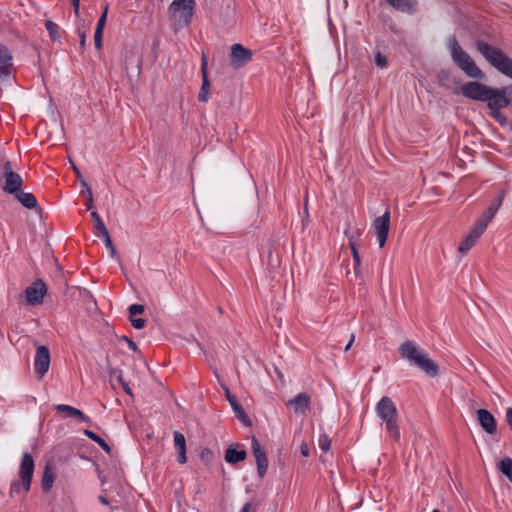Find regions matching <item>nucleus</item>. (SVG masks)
I'll return each mask as SVG.
<instances>
[{
  "label": "nucleus",
  "instance_id": "f257e3e1",
  "mask_svg": "<svg viewBox=\"0 0 512 512\" xmlns=\"http://www.w3.org/2000/svg\"><path fill=\"white\" fill-rule=\"evenodd\" d=\"M34 473V460L28 452L23 453L20 462L18 476L20 480H15L10 486V496L12 498H24L29 492Z\"/></svg>",
  "mask_w": 512,
  "mask_h": 512
},
{
  "label": "nucleus",
  "instance_id": "f03ea898",
  "mask_svg": "<svg viewBox=\"0 0 512 512\" xmlns=\"http://www.w3.org/2000/svg\"><path fill=\"white\" fill-rule=\"evenodd\" d=\"M477 48L494 68L512 79V59L502 50L482 41L477 42Z\"/></svg>",
  "mask_w": 512,
  "mask_h": 512
},
{
  "label": "nucleus",
  "instance_id": "7ed1b4c3",
  "mask_svg": "<svg viewBox=\"0 0 512 512\" xmlns=\"http://www.w3.org/2000/svg\"><path fill=\"white\" fill-rule=\"evenodd\" d=\"M376 413L385 422L389 435L398 441L400 439V431L396 421L397 409L393 401L387 396L382 397L376 405Z\"/></svg>",
  "mask_w": 512,
  "mask_h": 512
},
{
  "label": "nucleus",
  "instance_id": "20e7f679",
  "mask_svg": "<svg viewBox=\"0 0 512 512\" xmlns=\"http://www.w3.org/2000/svg\"><path fill=\"white\" fill-rule=\"evenodd\" d=\"M453 61L466 73L467 76L476 79H483L484 73L475 64L473 59L460 47L455 38L448 42Z\"/></svg>",
  "mask_w": 512,
  "mask_h": 512
},
{
  "label": "nucleus",
  "instance_id": "39448f33",
  "mask_svg": "<svg viewBox=\"0 0 512 512\" xmlns=\"http://www.w3.org/2000/svg\"><path fill=\"white\" fill-rule=\"evenodd\" d=\"M460 90L463 96L472 100L486 102L488 105L489 102L496 98V95L505 92V87L493 88L480 82L471 81L464 83Z\"/></svg>",
  "mask_w": 512,
  "mask_h": 512
},
{
  "label": "nucleus",
  "instance_id": "423d86ee",
  "mask_svg": "<svg viewBox=\"0 0 512 512\" xmlns=\"http://www.w3.org/2000/svg\"><path fill=\"white\" fill-rule=\"evenodd\" d=\"M23 184L20 174L15 172L10 161H5L0 167L1 189L8 194H16Z\"/></svg>",
  "mask_w": 512,
  "mask_h": 512
},
{
  "label": "nucleus",
  "instance_id": "0eeeda50",
  "mask_svg": "<svg viewBox=\"0 0 512 512\" xmlns=\"http://www.w3.org/2000/svg\"><path fill=\"white\" fill-rule=\"evenodd\" d=\"M194 0H174L170 7L172 19L180 26H187L193 16Z\"/></svg>",
  "mask_w": 512,
  "mask_h": 512
},
{
  "label": "nucleus",
  "instance_id": "6e6552de",
  "mask_svg": "<svg viewBox=\"0 0 512 512\" xmlns=\"http://www.w3.org/2000/svg\"><path fill=\"white\" fill-rule=\"evenodd\" d=\"M512 99V86L505 87V92L496 95V98L487 105L490 109V116L499 124L506 125L507 118L500 112L501 109L507 107Z\"/></svg>",
  "mask_w": 512,
  "mask_h": 512
},
{
  "label": "nucleus",
  "instance_id": "1a4fd4ad",
  "mask_svg": "<svg viewBox=\"0 0 512 512\" xmlns=\"http://www.w3.org/2000/svg\"><path fill=\"white\" fill-rule=\"evenodd\" d=\"M50 367V353L46 346L41 345L36 349L34 358V371L38 378L41 379L48 372Z\"/></svg>",
  "mask_w": 512,
  "mask_h": 512
},
{
  "label": "nucleus",
  "instance_id": "9d476101",
  "mask_svg": "<svg viewBox=\"0 0 512 512\" xmlns=\"http://www.w3.org/2000/svg\"><path fill=\"white\" fill-rule=\"evenodd\" d=\"M372 226L377 235L379 247L383 248L390 229V211L387 210L382 216L375 218Z\"/></svg>",
  "mask_w": 512,
  "mask_h": 512
},
{
  "label": "nucleus",
  "instance_id": "9b49d317",
  "mask_svg": "<svg viewBox=\"0 0 512 512\" xmlns=\"http://www.w3.org/2000/svg\"><path fill=\"white\" fill-rule=\"evenodd\" d=\"M252 59V52L241 44H233L231 46V66L235 69L243 67Z\"/></svg>",
  "mask_w": 512,
  "mask_h": 512
},
{
  "label": "nucleus",
  "instance_id": "f8f14e48",
  "mask_svg": "<svg viewBox=\"0 0 512 512\" xmlns=\"http://www.w3.org/2000/svg\"><path fill=\"white\" fill-rule=\"evenodd\" d=\"M252 450L256 459L257 473L260 478H263L268 469V459L265 450L260 446L258 440L252 438Z\"/></svg>",
  "mask_w": 512,
  "mask_h": 512
},
{
  "label": "nucleus",
  "instance_id": "ddd939ff",
  "mask_svg": "<svg viewBox=\"0 0 512 512\" xmlns=\"http://www.w3.org/2000/svg\"><path fill=\"white\" fill-rule=\"evenodd\" d=\"M484 232V229L474 224L473 227L470 229L469 233L459 244L458 251L462 254H466L467 252H469L475 246V244L477 243V241Z\"/></svg>",
  "mask_w": 512,
  "mask_h": 512
},
{
  "label": "nucleus",
  "instance_id": "4468645a",
  "mask_svg": "<svg viewBox=\"0 0 512 512\" xmlns=\"http://www.w3.org/2000/svg\"><path fill=\"white\" fill-rule=\"evenodd\" d=\"M46 285L42 281H37L29 286L25 291L27 302L30 304H40L46 294Z\"/></svg>",
  "mask_w": 512,
  "mask_h": 512
},
{
  "label": "nucleus",
  "instance_id": "2eb2a0df",
  "mask_svg": "<svg viewBox=\"0 0 512 512\" xmlns=\"http://www.w3.org/2000/svg\"><path fill=\"white\" fill-rule=\"evenodd\" d=\"M399 352L403 358L413 364V362L423 354L424 350L415 342L406 340L400 345Z\"/></svg>",
  "mask_w": 512,
  "mask_h": 512
},
{
  "label": "nucleus",
  "instance_id": "dca6fc26",
  "mask_svg": "<svg viewBox=\"0 0 512 512\" xmlns=\"http://www.w3.org/2000/svg\"><path fill=\"white\" fill-rule=\"evenodd\" d=\"M413 365L421 369L423 372H425L430 377H436L439 372L438 365L429 358V355L427 352H423V354L418 357L414 362Z\"/></svg>",
  "mask_w": 512,
  "mask_h": 512
},
{
  "label": "nucleus",
  "instance_id": "f3484780",
  "mask_svg": "<svg viewBox=\"0 0 512 512\" xmlns=\"http://www.w3.org/2000/svg\"><path fill=\"white\" fill-rule=\"evenodd\" d=\"M13 68V57L9 49L0 44V80L10 76Z\"/></svg>",
  "mask_w": 512,
  "mask_h": 512
},
{
  "label": "nucleus",
  "instance_id": "a211bd4d",
  "mask_svg": "<svg viewBox=\"0 0 512 512\" xmlns=\"http://www.w3.org/2000/svg\"><path fill=\"white\" fill-rule=\"evenodd\" d=\"M479 424L488 434H494L497 431V422L495 417L486 409L477 411Z\"/></svg>",
  "mask_w": 512,
  "mask_h": 512
},
{
  "label": "nucleus",
  "instance_id": "6ab92c4d",
  "mask_svg": "<svg viewBox=\"0 0 512 512\" xmlns=\"http://www.w3.org/2000/svg\"><path fill=\"white\" fill-rule=\"evenodd\" d=\"M287 405L291 406L295 413L305 414L310 410V396L307 393H299L290 399Z\"/></svg>",
  "mask_w": 512,
  "mask_h": 512
},
{
  "label": "nucleus",
  "instance_id": "aec40b11",
  "mask_svg": "<svg viewBox=\"0 0 512 512\" xmlns=\"http://www.w3.org/2000/svg\"><path fill=\"white\" fill-rule=\"evenodd\" d=\"M57 412L65 413L67 417L79 419L82 422L90 423V418L81 410L66 404H58L54 407Z\"/></svg>",
  "mask_w": 512,
  "mask_h": 512
},
{
  "label": "nucleus",
  "instance_id": "412c9836",
  "mask_svg": "<svg viewBox=\"0 0 512 512\" xmlns=\"http://www.w3.org/2000/svg\"><path fill=\"white\" fill-rule=\"evenodd\" d=\"M173 442L174 447L178 452V462L180 464H185L187 462L185 436L182 433L175 431L173 433Z\"/></svg>",
  "mask_w": 512,
  "mask_h": 512
},
{
  "label": "nucleus",
  "instance_id": "4be33fe9",
  "mask_svg": "<svg viewBox=\"0 0 512 512\" xmlns=\"http://www.w3.org/2000/svg\"><path fill=\"white\" fill-rule=\"evenodd\" d=\"M387 4L402 13L412 14L416 11L417 0H386Z\"/></svg>",
  "mask_w": 512,
  "mask_h": 512
},
{
  "label": "nucleus",
  "instance_id": "5701e85b",
  "mask_svg": "<svg viewBox=\"0 0 512 512\" xmlns=\"http://www.w3.org/2000/svg\"><path fill=\"white\" fill-rule=\"evenodd\" d=\"M345 234L348 238V244L351 249L353 260H354V269H355V272L357 273L358 269L361 265V259H360V255H359V252H358V249L356 246V238L360 236V232H357L356 235H354V234L349 235L348 232L346 231Z\"/></svg>",
  "mask_w": 512,
  "mask_h": 512
},
{
  "label": "nucleus",
  "instance_id": "b1692460",
  "mask_svg": "<svg viewBox=\"0 0 512 512\" xmlns=\"http://www.w3.org/2000/svg\"><path fill=\"white\" fill-rule=\"evenodd\" d=\"M227 399L229 400L233 410L235 411L237 417L246 425H250L251 421L247 414L245 413L243 407L238 403L235 396L230 395L229 391H227Z\"/></svg>",
  "mask_w": 512,
  "mask_h": 512
},
{
  "label": "nucleus",
  "instance_id": "393cba45",
  "mask_svg": "<svg viewBox=\"0 0 512 512\" xmlns=\"http://www.w3.org/2000/svg\"><path fill=\"white\" fill-rule=\"evenodd\" d=\"M246 458L245 450H237L233 446H229L225 452V460L230 464H236L244 461Z\"/></svg>",
  "mask_w": 512,
  "mask_h": 512
},
{
  "label": "nucleus",
  "instance_id": "a878e982",
  "mask_svg": "<svg viewBox=\"0 0 512 512\" xmlns=\"http://www.w3.org/2000/svg\"><path fill=\"white\" fill-rule=\"evenodd\" d=\"M54 479H55V473H54L53 468L51 467L50 464H46L44 471H43L42 481H41L42 489L45 492H48L51 490L53 483H54Z\"/></svg>",
  "mask_w": 512,
  "mask_h": 512
},
{
  "label": "nucleus",
  "instance_id": "bb28decb",
  "mask_svg": "<svg viewBox=\"0 0 512 512\" xmlns=\"http://www.w3.org/2000/svg\"><path fill=\"white\" fill-rule=\"evenodd\" d=\"M14 195L18 201L28 209H33L37 206V199L32 193H26L19 190Z\"/></svg>",
  "mask_w": 512,
  "mask_h": 512
},
{
  "label": "nucleus",
  "instance_id": "cd10ccee",
  "mask_svg": "<svg viewBox=\"0 0 512 512\" xmlns=\"http://www.w3.org/2000/svg\"><path fill=\"white\" fill-rule=\"evenodd\" d=\"M497 211L498 210L495 209L493 206H489L486 210L482 212V214L477 219L475 224L478 225L480 228L486 230L489 222L493 219Z\"/></svg>",
  "mask_w": 512,
  "mask_h": 512
},
{
  "label": "nucleus",
  "instance_id": "c85d7f7f",
  "mask_svg": "<svg viewBox=\"0 0 512 512\" xmlns=\"http://www.w3.org/2000/svg\"><path fill=\"white\" fill-rule=\"evenodd\" d=\"M497 211L498 210L495 209L493 206H489L486 210L482 212V214L477 219L475 224L478 225L480 228L486 230L489 222L493 219Z\"/></svg>",
  "mask_w": 512,
  "mask_h": 512
},
{
  "label": "nucleus",
  "instance_id": "c756f323",
  "mask_svg": "<svg viewBox=\"0 0 512 512\" xmlns=\"http://www.w3.org/2000/svg\"><path fill=\"white\" fill-rule=\"evenodd\" d=\"M497 211L498 210L495 209L493 206H489L486 210L482 212V214L477 219L475 224L478 225L480 228L486 230L489 222L493 219Z\"/></svg>",
  "mask_w": 512,
  "mask_h": 512
},
{
  "label": "nucleus",
  "instance_id": "7c9ffc66",
  "mask_svg": "<svg viewBox=\"0 0 512 512\" xmlns=\"http://www.w3.org/2000/svg\"><path fill=\"white\" fill-rule=\"evenodd\" d=\"M210 81L208 76L202 77V85L198 94V100L207 102L209 99Z\"/></svg>",
  "mask_w": 512,
  "mask_h": 512
},
{
  "label": "nucleus",
  "instance_id": "2f4dec72",
  "mask_svg": "<svg viewBox=\"0 0 512 512\" xmlns=\"http://www.w3.org/2000/svg\"><path fill=\"white\" fill-rule=\"evenodd\" d=\"M91 217H92V219L95 222V228L97 230V236L101 237L103 235H106V233H108V230H107L104 222L100 218L99 214L96 211H92L91 212Z\"/></svg>",
  "mask_w": 512,
  "mask_h": 512
},
{
  "label": "nucleus",
  "instance_id": "473e14b6",
  "mask_svg": "<svg viewBox=\"0 0 512 512\" xmlns=\"http://www.w3.org/2000/svg\"><path fill=\"white\" fill-rule=\"evenodd\" d=\"M498 467H499L500 471L505 476H507V478L512 482V459L509 457L502 459L499 462Z\"/></svg>",
  "mask_w": 512,
  "mask_h": 512
},
{
  "label": "nucleus",
  "instance_id": "72a5a7b5",
  "mask_svg": "<svg viewBox=\"0 0 512 512\" xmlns=\"http://www.w3.org/2000/svg\"><path fill=\"white\" fill-rule=\"evenodd\" d=\"M45 27L53 41H58L60 39L59 26L56 23L51 20H47Z\"/></svg>",
  "mask_w": 512,
  "mask_h": 512
},
{
  "label": "nucleus",
  "instance_id": "f704fd0d",
  "mask_svg": "<svg viewBox=\"0 0 512 512\" xmlns=\"http://www.w3.org/2000/svg\"><path fill=\"white\" fill-rule=\"evenodd\" d=\"M101 237L103 238L106 247L110 250L111 257H113V258L116 257L117 253H116L115 247L112 243V240L110 238L109 232L106 233V235H103Z\"/></svg>",
  "mask_w": 512,
  "mask_h": 512
},
{
  "label": "nucleus",
  "instance_id": "c9c22d12",
  "mask_svg": "<svg viewBox=\"0 0 512 512\" xmlns=\"http://www.w3.org/2000/svg\"><path fill=\"white\" fill-rule=\"evenodd\" d=\"M319 447L323 451H328L331 447V441L327 435H321L319 438Z\"/></svg>",
  "mask_w": 512,
  "mask_h": 512
},
{
  "label": "nucleus",
  "instance_id": "e433bc0d",
  "mask_svg": "<svg viewBox=\"0 0 512 512\" xmlns=\"http://www.w3.org/2000/svg\"><path fill=\"white\" fill-rule=\"evenodd\" d=\"M129 314L130 317H134L135 315L142 314L145 310L143 305L140 304H133L129 307Z\"/></svg>",
  "mask_w": 512,
  "mask_h": 512
},
{
  "label": "nucleus",
  "instance_id": "4c0bfd02",
  "mask_svg": "<svg viewBox=\"0 0 512 512\" xmlns=\"http://www.w3.org/2000/svg\"><path fill=\"white\" fill-rule=\"evenodd\" d=\"M102 33H103V30H100V28L95 29L94 43H95V47L98 50H100L102 48Z\"/></svg>",
  "mask_w": 512,
  "mask_h": 512
},
{
  "label": "nucleus",
  "instance_id": "58836bf2",
  "mask_svg": "<svg viewBox=\"0 0 512 512\" xmlns=\"http://www.w3.org/2000/svg\"><path fill=\"white\" fill-rule=\"evenodd\" d=\"M505 196V191L501 190L498 194V196L491 202L489 206H493L495 209H499L502 205L503 199Z\"/></svg>",
  "mask_w": 512,
  "mask_h": 512
},
{
  "label": "nucleus",
  "instance_id": "ea45409f",
  "mask_svg": "<svg viewBox=\"0 0 512 512\" xmlns=\"http://www.w3.org/2000/svg\"><path fill=\"white\" fill-rule=\"evenodd\" d=\"M130 321H131L132 326L135 329L144 328L145 322H146L145 319H143V318H134V317H130Z\"/></svg>",
  "mask_w": 512,
  "mask_h": 512
},
{
  "label": "nucleus",
  "instance_id": "a19ab883",
  "mask_svg": "<svg viewBox=\"0 0 512 512\" xmlns=\"http://www.w3.org/2000/svg\"><path fill=\"white\" fill-rule=\"evenodd\" d=\"M375 63L378 67L385 68L387 65L386 57L378 52L375 56Z\"/></svg>",
  "mask_w": 512,
  "mask_h": 512
},
{
  "label": "nucleus",
  "instance_id": "79ce46f5",
  "mask_svg": "<svg viewBox=\"0 0 512 512\" xmlns=\"http://www.w3.org/2000/svg\"><path fill=\"white\" fill-rule=\"evenodd\" d=\"M107 12H108V7L106 6L104 9V12L102 13L101 17L98 20L96 28H100V30H103L105 23H106V19H107Z\"/></svg>",
  "mask_w": 512,
  "mask_h": 512
},
{
  "label": "nucleus",
  "instance_id": "37998d69",
  "mask_svg": "<svg viewBox=\"0 0 512 512\" xmlns=\"http://www.w3.org/2000/svg\"><path fill=\"white\" fill-rule=\"evenodd\" d=\"M85 195H86V198H87V201H86V207L88 210L92 209L93 207V195H92V190L91 188H87V192H85Z\"/></svg>",
  "mask_w": 512,
  "mask_h": 512
},
{
  "label": "nucleus",
  "instance_id": "c03bdc74",
  "mask_svg": "<svg viewBox=\"0 0 512 512\" xmlns=\"http://www.w3.org/2000/svg\"><path fill=\"white\" fill-rule=\"evenodd\" d=\"M110 375L111 376H115L117 381L122 385L123 383H125L126 381L124 380L123 378V375H122V371L121 370H118V369H112L111 372H110Z\"/></svg>",
  "mask_w": 512,
  "mask_h": 512
},
{
  "label": "nucleus",
  "instance_id": "a18cd8bd",
  "mask_svg": "<svg viewBox=\"0 0 512 512\" xmlns=\"http://www.w3.org/2000/svg\"><path fill=\"white\" fill-rule=\"evenodd\" d=\"M95 443H97L106 453H111L110 446L101 437Z\"/></svg>",
  "mask_w": 512,
  "mask_h": 512
},
{
  "label": "nucleus",
  "instance_id": "49530a36",
  "mask_svg": "<svg viewBox=\"0 0 512 512\" xmlns=\"http://www.w3.org/2000/svg\"><path fill=\"white\" fill-rule=\"evenodd\" d=\"M207 67H208L207 58L205 56H203L202 57V63H201L202 77L208 76Z\"/></svg>",
  "mask_w": 512,
  "mask_h": 512
},
{
  "label": "nucleus",
  "instance_id": "de8ad7c7",
  "mask_svg": "<svg viewBox=\"0 0 512 512\" xmlns=\"http://www.w3.org/2000/svg\"><path fill=\"white\" fill-rule=\"evenodd\" d=\"M84 434L89 438L91 439L92 441L96 442L98 441V439L100 438L99 435H97L96 433H94L93 431L91 430H85L84 431Z\"/></svg>",
  "mask_w": 512,
  "mask_h": 512
},
{
  "label": "nucleus",
  "instance_id": "09e8293b",
  "mask_svg": "<svg viewBox=\"0 0 512 512\" xmlns=\"http://www.w3.org/2000/svg\"><path fill=\"white\" fill-rule=\"evenodd\" d=\"M300 452L303 457H307L309 455V447L306 443L301 444Z\"/></svg>",
  "mask_w": 512,
  "mask_h": 512
},
{
  "label": "nucleus",
  "instance_id": "8fccbe9b",
  "mask_svg": "<svg viewBox=\"0 0 512 512\" xmlns=\"http://www.w3.org/2000/svg\"><path fill=\"white\" fill-rule=\"evenodd\" d=\"M72 5L76 15L79 13L80 0H72Z\"/></svg>",
  "mask_w": 512,
  "mask_h": 512
},
{
  "label": "nucleus",
  "instance_id": "3c124183",
  "mask_svg": "<svg viewBox=\"0 0 512 512\" xmlns=\"http://www.w3.org/2000/svg\"><path fill=\"white\" fill-rule=\"evenodd\" d=\"M124 339L127 341L128 343V347L133 350V351H136L137 350V346L135 344V342H133L132 340L128 339L127 337H124Z\"/></svg>",
  "mask_w": 512,
  "mask_h": 512
},
{
  "label": "nucleus",
  "instance_id": "603ef678",
  "mask_svg": "<svg viewBox=\"0 0 512 512\" xmlns=\"http://www.w3.org/2000/svg\"><path fill=\"white\" fill-rule=\"evenodd\" d=\"M81 186L83 187L82 193L87 192V188H90L85 179L82 177L80 178Z\"/></svg>",
  "mask_w": 512,
  "mask_h": 512
},
{
  "label": "nucleus",
  "instance_id": "864d4df0",
  "mask_svg": "<svg viewBox=\"0 0 512 512\" xmlns=\"http://www.w3.org/2000/svg\"><path fill=\"white\" fill-rule=\"evenodd\" d=\"M121 386H122L123 390L125 391V393H127L128 395H132V391L127 382L123 383Z\"/></svg>",
  "mask_w": 512,
  "mask_h": 512
},
{
  "label": "nucleus",
  "instance_id": "5fc2aeb1",
  "mask_svg": "<svg viewBox=\"0 0 512 512\" xmlns=\"http://www.w3.org/2000/svg\"><path fill=\"white\" fill-rule=\"evenodd\" d=\"M354 340H355V335L351 334L350 340H349L348 344L345 347V351H348L350 349V347L353 344Z\"/></svg>",
  "mask_w": 512,
  "mask_h": 512
},
{
  "label": "nucleus",
  "instance_id": "6e6d98bb",
  "mask_svg": "<svg viewBox=\"0 0 512 512\" xmlns=\"http://www.w3.org/2000/svg\"><path fill=\"white\" fill-rule=\"evenodd\" d=\"M85 43H86V36H85V33H81V34H80V45H81V47H84V46H85Z\"/></svg>",
  "mask_w": 512,
  "mask_h": 512
},
{
  "label": "nucleus",
  "instance_id": "4d7b16f0",
  "mask_svg": "<svg viewBox=\"0 0 512 512\" xmlns=\"http://www.w3.org/2000/svg\"><path fill=\"white\" fill-rule=\"evenodd\" d=\"M250 510H251V503H246V504L242 507V509H241V511H240V512H250Z\"/></svg>",
  "mask_w": 512,
  "mask_h": 512
},
{
  "label": "nucleus",
  "instance_id": "13d9d810",
  "mask_svg": "<svg viewBox=\"0 0 512 512\" xmlns=\"http://www.w3.org/2000/svg\"><path fill=\"white\" fill-rule=\"evenodd\" d=\"M276 374H277V376H278L279 380H280L282 383H284V376H283L282 372H281L280 370H278L277 368H276Z\"/></svg>",
  "mask_w": 512,
  "mask_h": 512
},
{
  "label": "nucleus",
  "instance_id": "bf43d9fd",
  "mask_svg": "<svg viewBox=\"0 0 512 512\" xmlns=\"http://www.w3.org/2000/svg\"><path fill=\"white\" fill-rule=\"evenodd\" d=\"M99 500L102 504L104 505H107L108 504V501L107 499L104 497V496H99Z\"/></svg>",
  "mask_w": 512,
  "mask_h": 512
},
{
  "label": "nucleus",
  "instance_id": "052dcab7",
  "mask_svg": "<svg viewBox=\"0 0 512 512\" xmlns=\"http://www.w3.org/2000/svg\"><path fill=\"white\" fill-rule=\"evenodd\" d=\"M74 170H75V172H76V175H77L78 179L82 178V176H81V174H80L79 170H78L76 167H74Z\"/></svg>",
  "mask_w": 512,
  "mask_h": 512
},
{
  "label": "nucleus",
  "instance_id": "680f3d73",
  "mask_svg": "<svg viewBox=\"0 0 512 512\" xmlns=\"http://www.w3.org/2000/svg\"><path fill=\"white\" fill-rule=\"evenodd\" d=\"M432 512H440L438 509H434Z\"/></svg>",
  "mask_w": 512,
  "mask_h": 512
}]
</instances>
